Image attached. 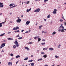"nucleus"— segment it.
<instances>
[{
    "mask_svg": "<svg viewBox=\"0 0 66 66\" xmlns=\"http://www.w3.org/2000/svg\"><path fill=\"white\" fill-rule=\"evenodd\" d=\"M14 43L15 44V46L17 48L19 46V44H18V42H17V40H15L14 42Z\"/></svg>",
    "mask_w": 66,
    "mask_h": 66,
    "instance_id": "obj_1",
    "label": "nucleus"
},
{
    "mask_svg": "<svg viewBox=\"0 0 66 66\" xmlns=\"http://www.w3.org/2000/svg\"><path fill=\"white\" fill-rule=\"evenodd\" d=\"M5 43H2V45L1 46L0 48L1 49L5 46Z\"/></svg>",
    "mask_w": 66,
    "mask_h": 66,
    "instance_id": "obj_2",
    "label": "nucleus"
},
{
    "mask_svg": "<svg viewBox=\"0 0 66 66\" xmlns=\"http://www.w3.org/2000/svg\"><path fill=\"white\" fill-rule=\"evenodd\" d=\"M40 9H39V8H38L36 10H35L34 11V12L37 13L38 12H39L40 11Z\"/></svg>",
    "mask_w": 66,
    "mask_h": 66,
    "instance_id": "obj_3",
    "label": "nucleus"
},
{
    "mask_svg": "<svg viewBox=\"0 0 66 66\" xmlns=\"http://www.w3.org/2000/svg\"><path fill=\"white\" fill-rule=\"evenodd\" d=\"M54 11H53V14H56V11H57V10L56 9H55L54 10Z\"/></svg>",
    "mask_w": 66,
    "mask_h": 66,
    "instance_id": "obj_4",
    "label": "nucleus"
},
{
    "mask_svg": "<svg viewBox=\"0 0 66 66\" xmlns=\"http://www.w3.org/2000/svg\"><path fill=\"white\" fill-rule=\"evenodd\" d=\"M21 19H19L16 20V21L18 23H20L21 21Z\"/></svg>",
    "mask_w": 66,
    "mask_h": 66,
    "instance_id": "obj_5",
    "label": "nucleus"
},
{
    "mask_svg": "<svg viewBox=\"0 0 66 66\" xmlns=\"http://www.w3.org/2000/svg\"><path fill=\"white\" fill-rule=\"evenodd\" d=\"M19 29V28L17 26L15 28H13V30L14 31V30H17V29Z\"/></svg>",
    "mask_w": 66,
    "mask_h": 66,
    "instance_id": "obj_6",
    "label": "nucleus"
},
{
    "mask_svg": "<svg viewBox=\"0 0 66 66\" xmlns=\"http://www.w3.org/2000/svg\"><path fill=\"white\" fill-rule=\"evenodd\" d=\"M30 23V21H27L26 22V26H27Z\"/></svg>",
    "mask_w": 66,
    "mask_h": 66,
    "instance_id": "obj_7",
    "label": "nucleus"
},
{
    "mask_svg": "<svg viewBox=\"0 0 66 66\" xmlns=\"http://www.w3.org/2000/svg\"><path fill=\"white\" fill-rule=\"evenodd\" d=\"M3 7V3H0V7Z\"/></svg>",
    "mask_w": 66,
    "mask_h": 66,
    "instance_id": "obj_8",
    "label": "nucleus"
},
{
    "mask_svg": "<svg viewBox=\"0 0 66 66\" xmlns=\"http://www.w3.org/2000/svg\"><path fill=\"white\" fill-rule=\"evenodd\" d=\"M8 65L9 66H10V65H11V66H12V62H8Z\"/></svg>",
    "mask_w": 66,
    "mask_h": 66,
    "instance_id": "obj_9",
    "label": "nucleus"
},
{
    "mask_svg": "<svg viewBox=\"0 0 66 66\" xmlns=\"http://www.w3.org/2000/svg\"><path fill=\"white\" fill-rule=\"evenodd\" d=\"M15 57L16 59H18V57H20V56L19 55H17Z\"/></svg>",
    "mask_w": 66,
    "mask_h": 66,
    "instance_id": "obj_10",
    "label": "nucleus"
},
{
    "mask_svg": "<svg viewBox=\"0 0 66 66\" xmlns=\"http://www.w3.org/2000/svg\"><path fill=\"white\" fill-rule=\"evenodd\" d=\"M31 10V8H30L29 9H27V12H29Z\"/></svg>",
    "mask_w": 66,
    "mask_h": 66,
    "instance_id": "obj_11",
    "label": "nucleus"
},
{
    "mask_svg": "<svg viewBox=\"0 0 66 66\" xmlns=\"http://www.w3.org/2000/svg\"><path fill=\"white\" fill-rule=\"evenodd\" d=\"M15 5V4H10L9 5V6H13V5Z\"/></svg>",
    "mask_w": 66,
    "mask_h": 66,
    "instance_id": "obj_12",
    "label": "nucleus"
},
{
    "mask_svg": "<svg viewBox=\"0 0 66 66\" xmlns=\"http://www.w3.org/2000/svg\"><path fill=\"white\" fill-rule=\"evenodd\" d=\"M49 50L50 51H52V50H53V48H49Z\"/></svg>",
    "mask_w": 66,
    "mask_h": 66,
    "instance_id": "obj_13",
    "label": "nucleus"
},
{
    "mask_svg": "<svg viewBox=\"0 0 66 66\" xmlns=\"http://www.w3.org/2000/svg\"><path fill=\"white\" fill-rule=\"evenodd\" d=\"M16 45H13V49H15L16 48Z\"/></svg>",
    "mask_w": 66,
    "mask_h": 66,
    "instance_id": "obj_14",
    "label": "nucleus"
},
{
    "mask_svg": "<svg viewBox=\"0 0 66 66\" xmlns=\"http://www.w3.org/2000/svg\"><path fill=\"white\" fill-rule=\"evenodd\" d=\"M25 48L26 49H27V50L28 51H29L30 50V49H29V48H28V47H25Z\"/></svg>",
    "mask_w": 66,
    "mask_h": 66,
    "instance_id": "obj_15",
    "label": "nucleus"
},
{
    "mask_svg": "<svg viewBox=\"0 0 66 66\" xmlns=\"http://www.w3.org/2000/svg\"><path fill=\"white\" fill-rule=\"evenodd\" d=\"M47 56L46 54L44 55L43 56V57H44V58H46V57H47Z\"/></svg>",
    "mask_w": 66,
    "mask_h": 66,
    "instance_id": "obj_16",
    "label": "nucleus"
},
{
    "mask_svg": "<svg viewBox=\"0 0 66 66\" xmlns=\"http://www.w3.org/2000/svg\"><path fill=\"white\" fill-rule=\"evenodd\" d=\"M60 27V28H62L63 29H64V27L61 24Z\"/></svg>",
    "mask_w": 66,
    "mask_h": 66,
    "instance_id": "obj_17",
    "label": "nucleus"
},
{
    "mask_svg": "<svg viewBox=\"0 0 66 66\" xmlns=\"http://www.w3.org/2000/svg\"><path fill=\"white\" fill-rule=\"evenodd\" d=\"M46 44V43L45 42L44 43H41V44L42 45H45Z\"/></svg>",
    "mask_w": 66,
    "mask_h": 66,
    "instance_id": "obj_18",
    "label": "nucleus"
},
{
    "mask_svg": "<svg viewBox=\"0 0 66 66\" xmlns=\"http://www.w3.org/2000/svg\"><path fill=\"white\" fill-rule=\"evenodd\" d=\"M61 45L60 44H59L58 45V46H57V48H60V47H61Z\"/></svg>",
    "mask_w": 66,
    "mask_h": 66,
    "instance_id": "obj_19",
    "label": "nucleus"
},
{
    "mask_svg": "<svg viewBox=\"0 0 66 66\" xmlns=\"http://www.w3.org/2000/svg\"><path fill=\"white\" fill-rule=\"evenodd\" d=\"M5 34V33L2 34L1 35H0V36H3V35H4Z\"/></svg>",
    "mask_w": 66,
    "mask_h": 66,
    "instance_id": "obj_20",
    "label": "nucleus"
},
{
    "mask_svg": "<svg viewBox=\"0 0 66 66\" xmlns=\"http://www.w3.org/2000/svg\"><path fill=\"white\" fill-rule=\"evenodd\" d=\"M38 42H40L41 40V39H40V38H38Z\"/></svg>",
    "mask_w": 66,
    "mask_h": 66,
    "instance_id": "obj_21",
    "label": "nucleus"
},
{
    "mask_svg": "<svg viewBox=\"0 0 66 66\" xmlns=\"http://www.w3.org/2000/svg\"><path fill=\"white\" fill-rule=\"evenodd\" d=\"M50 14H49V15H48L47 16V18H50Z\"/></svg>",
    "mask_w": 66,
    "mask_h": 66,
    "instance_id": "obj_22",
    "label": "nucleus"
},
{
    "mask_svg": "<svg viewBox=\"0 0 66 66\" xmlns=\"http://www.w3.org/2000/svg\"><path fill=\"white\" fill-rule=\"evenodd\" d=\"M28 59V57H27V58H26L25 59H24V61H26V60H27Z\"/></svg>",
    "mask_w": 66,
    "mask_h": 66,
    "instance_id": "obj_23",
    "label": "nucleus"
},
{
    "mask_svg": "<svg viewBox=\"0 0 66 66\" xmlns=\"http://www.w3.org/2000/svg\"><path fill=\"white\" fill-rule=\"evenodd\" d=\"M56 34V32H55V31H54V32H53V33L52 34H53V35H54L55 34Z\"/></svg>",
    "mask_w": 66,
    "mask_h": 66,
    "instance_id": "obj_24",
    "label": "nucleus"
},
{
    "mask_svg": "<svg viewBox=\"0 0 66 66\" xmlns=\"http://www.w3.org/2000/svg\"><path fill=\"white\" fill-rule=\"evenodd\" d=\"M61 32H65L64 29H61Z\"/></svg>",
    "mask_w": 66,
    "mask_h": 66,
    "instance_id": "obj_25",
    "label": "nucleus"
},
{
    "mask_svg": "<svg viewBox=\"0 0 66 66\" xmlns=\"http://www.w3.org/2000/svg\"><path fill=\"white\" fill-rule=\"evenodd\" d=\"M42 60H43V59H42V58L39 59L38 60V61H42Z\"/></svg>",
    "mask_w": 66,
    "mask_h": 66,
    "instance_id": "obj_26",
    "label": "nucleus"
},
{
    "mask_svg": "<svg viewBox=\"0 0 66 66\" xmlns=\"http://www.w3.org/2000/svg\"><path fill=\"white\" fill-rule=\"evenodd\" d=\"M38 37H39V36H36L34 38V39H36V38H38Z\"/></svg>",
    "mask_w": 66,
    "mask_h": 66,
    "instance_id": "obj_27",
    "label": "nucleus"
},
{
    "mask_svg": "<svg viewBox=\"0 0 66 66\" xmlns=\"http://www.w3.org/2000/svg\"><path fill=\"white\" fill-rule=\"evenodd\" d=\"M8 40H13V39L12 38H8Z\"/></svg>",
    "mask_w": 66,
    "mask_h": 66,
    "instance_id": "obj_28",
    "label": "nucleus"
},
{
    "mask_svg": "<svg viewBox=\"0 0 66 66\" xmlns=\"http://www.w3.org/2000/svg\"><path fill=\"white\" fill-rule=\"evenodd\" d=\"M47 49H48L47 48H43V50H47Z\"/></svg>",
    "mask_w": 66,
    "mask_h": 66,
    "instance_id": "obj_29",
    "label": "nucleus"
},
{
    "mask_svg": "<svg viewBox=\"0 0 66 66\" xmlns=\"http://www.w3.org/2000/svg\"><path fill=\"white\" fill-rule=\"evenodd\" d=\"M55 57L56 58H59V56H57L56 55H55Z\"/></svg>",
    "mask_w": 66,
    "mask_h": 66,
    "instance_id": "obj_30",
    "label": "nucleus"
},
{
    "mask_svg": "<svg viewBox=\"0 0 66 66\" xmlns=\"http://www.w3.org/2000/svg\"><path fill=\"white\" fill-rule=\"evenodd\" d=\"M2 23H0V27H1L2 26Z\"/></svg>",
    "mask_w": 66,
    "mask_h": 66,
    "instance_id": "obj_31",
    "label": "nucleus"
},
{
    "mask_svg": "<svg viewBox=\"0 0 66 66\" xmlns=\"http://www.w3.org/2000/svg\"><path fill=\"white\" fill-rule=\"evenodd\" d=\"M22 39V37H20L18 38L19 39Z\"/></svg>",
    "mask_w": 66,
    "mask_h": 66,
    "instance_id": "obj_32",
    "label": "nucleus"
},
{
    "mask_svg": "<svg viewBox=\"0 0 66 66\" xmlns=\"http://www.w3.org/2000/svg\"><path fill=\"white\" fill-rule=\"evenodd\" d=\"M42 27H43V26L42 25H41L40 26H39V29H41V28H42Z\"/></svg>",
    "mask_w": 66,
    "mask_h": 66,
    "instance_id": "obj_33",
    "label": "nucleus"
},
{
    "mask_svg": "<svg viewBox=\"0 0 66 66\" xmlns=\"http://www.w3.org/2000/svg\"><path fill=\"white\" fill-rule=\"evenodd\" d=\"M34 63H32L31 64V66H34Z\"/></svg>",
    "mask_w": 66,
    "mask_h": 66,
    "instance_id": "obj_34",
    "label": "nucleus"
},
{
    "mask_svg": "<svg viewBox=\"0 0 66 66\" xmlns=\"http://www.w3.org/2000/svg\"><path fill=\"white\" fill-rule=\"evenodd\" d=\"M32 61H33V60H29L28 61V62H32Z\"/></svg>",
    "mask_w": 66,
    "mask_h": 66,
    "instance_id": "obj_35",
    "label": "nucleus"
},
{
    "mask_svg": "<svg viewBox=\"0 0 66 66\" xmlns=\"http://www.w3.org/2000/svg\"><path fill=\"white\" fill-rule=\"evenodd\" d=\"M46 1H48V0H44V2H45V3L46 2Z\"/></svg>",
    "mask_w": 66,
    "mask_h": 66,
    "instance_id": "obj_36",
    "label": "nucleus"
},
{
    "mask_svg": "<svg viewBox=\"0 0 66 66\" xmlns=\"http://www.w3.org/2000/svg\"><path fill=\"white\" fill-rule=\"evenodd\" d=\"M32 43H33L31 42H29V43H28V44H32Z\"/></svg>",
    "mask_w": 66,
    "mask_h": 66,
    "instance_id": "obj_37",
    "label": "nucleus"
},
{
    "mask_svg": "<svg viewBox=\"0 0 66 66\" xmlns=\"http://www.w3.org/2000/svg\"><path fill=\"white\" fill-rule=\"evenodd\" d=\"M44 53H45L43 52H41V54H44Z\"/></svg>",
    "mask_w": 66,
    "mask_h": 66,
    "instance_id": "obj_38",
    "label": "nucleus"
},
{
    "mask_svg": "<svg viewBox=\"0 0 66 66\" xmlns=\"http://www.w3.org/2000/svg\"><path fill=\"white\" fill-rule=\"evenodd\" d=\"M10 55H11V56H13L14 55H13V53H11V54Z\"/></svg>",
    "mask_w": 66,
    "mask_h": 66,
    "instance_id": "obj_39",
    "label": "nucleus"
},
{
    "mask_svg": "<svg viewBox=\"0 0 66 66\" xmlns=\"http://www.w3.org/2000/svg\"><path fill=\"white\" fill-rule=\"evenodd\" d=\"M29 3H30V1H28L26 3V4H29Z\"/></svg>",
    "mask_w": 66,
    "mask_h": 66,
    "instance_id": "obj_40",
    "label": "nucleus"
},
{
    "mask_svg": "<svg viewBox=\"0 0 66 66\" xmlns=\"http://www.w3.org/2000/svg\"><path fill=\"white\" fill-rule=\"evenodd\" d=\"M62 18H63V19H64V20H65V19H64V16H63V15H62Z\"/></svg>",
    "mask_w": 66,
    "mask_h": 66,
    "instance_id": "obj_41",
    "label": "nucleus"
},
{
    "mask_svg": "<svg viewBox=\"0 0 66 66\" xmlns=\"http://www.w3.org/2000/svg\"><path fill=\"white\" fill-rule=\"evenodd\" d=\"M17 18H18V19H20V17H18L17 16Z\"/></svg>",
    "mask_w": 66,
    "mask_h": 66,
    "instance_id": "obj_42",
    "label": "nucleus"
},
{
    "mask_svg": "<svg viewBox=\"0 0 66 66\" xmlns=\"http://www.w3.org/2000/svg\"><path fill=\"white\" fill-rule=\"evenodd\" d=\"M60 21H61V22H62V21H63V20H62V19H60Z\"/></svg>",
    "mask_w": 66,
    "mask_h": 66,
    "instance_id": "obj_43",
    "label": "nucleus"
},
{
    "mask_svg": "<svg viewBox=\"0 0 66 66\" xmlns=\"http://www.w3.org/2000/svg\"><path fill=\"white\" fill-rule=\"evenodd\" d=\"M11 33V32H7V34H10V33Z\"/></svg>",
    "mask_w": 66,
    "mask_h": 66,
    "instance_id": "obj_44",
    "label": "nucleus"
},
{
    "mask_svg": "<svg viewBox=\"0 0 66 66\" xmlns=\"http://www.w3.org/2000/svg\"><path fill=\"white\" fill-rule=\"evenodd\" d=\"M14 60V58H12L11 59V60L12 61V60Z\"/></svg>",
    "mask_w": 66,
    "mask_h": 66,
    "instance_id": "obj_45",
    "label": "nucleus"
},
{
    "mask_svg": "<svg viewBox=\"0 0 66 66\" xmlns=\"http://www.w3.org/2000/svg\"><path fill=\"white\" fill-rule=\"evenodd\" d=\"M29 32V31H26V32H25V33H28Z\"/></svg>",
    "mask_w": 66,
    "mask_h": 66,
    "instance_id": "obj_46",
    "label": "nucleus"
},
{
    "mask_svg": "<svg viewBox=\"0 0 66 66\" xmlns=\"http://www.w3.org/2000/svg\"><path fill=\"white\" fill-rule=\"evenodd\" d=\"M64 24H65V26H66V22H64Z\"/></svg>",
    "mask_w": 66,
    "mask_h": 66,
    "instance_id": "obj_47",
    "label": "nucleus"
},
{
    "mask_svg": "<svg viewBox=\"0 0 66 66\" xmlns=\"http://www.w3.org/2000/svg\"><path fill=\"white\" fill-rule=\"evenodd\" d=\"M44 33L46 34V33H47V31L44 32Z\"/></svg>",
    "mask_w": 66,
    "mask_h": 66,
    "instance_id": "obj_48",
    "label": "nucleus"
},
{
    "mask_svg": "<svg viewBox=\"0 0 66 66\" xmlns=\"http://www.w3.org/2000/svg\"><path fill=\"white\" fill-rule=\"evenodd\" d=\"M16 32H19V30H17Z\"/></svg>",
    "mask_w": 66,
    "mask_h": 66,
    "instance_id": "obj_49",
    "label": "nucleus"
},
{
    "mask_svg": "<svg viewBox=\"0 0 66 66\" xmlns=\"http://www.w3.org/2000/svg\"><path fill=\"white\" fill-rule=\"evenodd\" d=\"M15 6V5H14V6H13V7H15V6Z\"/></svg>",
    "mask_w": 66,
    "mask_h": 66,
    "instance_id": "obj_50",
    "label": "nucleus"
},
{
    "mask_svg": "<svg viewBox=\"0 0 66 66\" xmlns=\"http://www.w3.org/2000/svg\"><path fill=\"white\" fill-rule=\"evenodd\" d=\"M16 37H19V35H18L17 36H16Z\"/></svg>",
    "mask_w": 66,
    "mask_h": 66,
    "instance_id": "obj_51",
    "label": "nucleus"
},
{
    "mask_svg": "<svg viewBox=\"0 0 66 66\" xmlns=\"http://www.w3.org/2000/svg\"><path fill=\"white\" fill-rule=\"evenodd\" d=\"M24 30H21V32H23L24 31Z\"/></svg>",
    "mask_w": 66,
    "mask_h": 66,
    "instance_id": "obj_52",
    "label": "nucleus"
},
{
    "mask_svg": "<svg viewBox=\"0 0 66 66\" xmlns=\"http://www.w3.org/2000/svg\"><path fill=\"white\" fill-rule=\"evenodd\" d=\"M40 1V0H35V1Z\"/></svg>",
    "mask_w": 66,
    "mask_h": 66,
    "instance_id": "obj_53",
    "label": "nucleus"
},
{
    "mask_svg": "<svg viewBox=\"0 0 66 66\" xmlns=\"http://www.w3.org/2000/svg\"><path fill=\"white\" fill-rule=\"evenodd\" d=\"M42 41H44V42H45V39H43Z\"/></svg>",
    "mask_w": 66,
    "mask_h": 66,
    "instance_id": "obj_54",
    "label": "nucleus"
},
{
    "mask_svg": "<svg viewBox=\"0 0 66 66\" xmlns=\"http://www.w3.org/2000/svg\"><path fill=\"white\" fill-rule=\"evenodd\" d=\"M44 21H46V20H47V19H44Z\"/></svg>",
    "mask_w": 66,
    "mask_h": 66,
    "instance_id": "obj_55",
    "label": "nucleus"
},
{
    "mask_svg": "<svg viewBox=\"0 0 66 66\" xmlns=\"http://www.w3.org/2000/svg\"><path fill=\"white\" fill-rule=\"evenodd\" d=\"M10 23H12V22H13L12 21H11L10 22Z\"/></svg>",
    "mask_w": 66,
    "mask_h": 66,
    "instance_id": "obj_56",
    "label": "nucleus"
},
{
    "mask_svg": "<svg viewBox=\"0 0 66 66\" xmlns=\"http://www.w3.org/2000/svg\"><path fill=\"white\" fill-rule=\"evenodd\" d=\"M58 31L59 32H60L61 31V30L59 29V30H58Z\"/></svg>",
    "mask_w": 66,
    "mask_h": 66,
    "instance_id": "obj_57",
    "label": "nucleus"
},
{
    "mask_svg": "<svg viewBox=\"0 0 66 66\" xmlns=\"http://www.w3.org/2000/svg\"><path fill=\"white\" fill-rule=\"evenodd\" d=\"M4 52V51H1V52Z\"/></svg>",
    "mask_w": 66,
    "mask_h": 66,
    "instance_id": "obj_58",
    "label": "nucleus"
},
{
    "mask_svg": "<svg viewBox=\"0 0 66 66\" xmlns=\"http://www.w3.org/2000/svg\"><path fill=\"white\" fill-rule=\"evenodd\" d=\"M44 66H48V65L46 64V65H45Z\"/></svg>",
    "mask_w": 66,
    "mask_h": 66,
    "instance_id": "obj_59",
    "label": "nucleus"
},
{
    "mask_svg": "<svg viewBox=\"0 0 66 66\" xmlns=\"http://www.w3.org/2000/svg\"><path fill=\"white\" fill-rule=\"evenodd\" d=\"M31 57H33V55H31Z\"/></svg>",
    "mask_w": 66,
    "mask_h": 66,
    "instance_id": "obj_60",
    "label": "nucleus"
},
{
    "mask_svg": "<svg viewBox=\"0 0 66 66\" xmlns=\"http://www.w3.org/2000/svg\"><path fill=\"white\" fill-rule=\"evenodd\" d=\"M13 7V6L10 7V8H12Z\"/></svg>",
    "mask_w": 66,
    "mask_h": 66,
    "instance_id": "obj_61",
    "label": "nucleus"
},
{
    "mask_svg": "<svg viewBox=\"0 0 66 66\" xmlns=\"http://www.w3.org/2000/svg\"><path fill=\"white\" fill-rule=\"evenodd\" d=\"M51 23H52V22H53L52 21H51Z\"/></svg>",
    "mask_w": 66,
    "mask_h": 66,
    "instance_id": "obj_62",
    "label": "nucleus"
},
{
    "mask_svg": "<svg viewBox=\"0 0 66 66\" xmlns=\"http://www.w3.org/2000/svg\"><path fill=\"white\" fill-rule=\"evenodd\" d=\"M44 33V31H42V33Z\"/></svg>",
    "mask_w": 66,
    "mask_h": 66,
    "instance_id": "obj_63",
    "label": "nucleus"
},
{
    "mask_svg": "<svg viewBox=\"0 0 66 66\" xmlns=\"http://www.w3.org/2000/svg\"><path fill=\"white\" fill-rule=\"evenodd\" d=\"M17 63H18V62H16V64H17Z\"/></svg>",
    "mask_w": 66,
    "mask_h": 66,
    "instance_id": "obj_64",
    "label": "nucleus"
}]
</instances>
